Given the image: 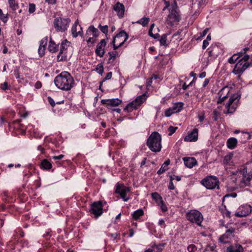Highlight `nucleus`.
Wrapping results in <instances>:
<instances>
[{
  "label": "nucleus",
  "mask_w": 252,
  "mask_h": 252,
  "mask_svg": "<svg viewBox=\"0 0 252 252\" xmlns=\"http://www.w3.org/2000/svg\"><path fill=\"white\" fill-rule=\"evenodd\" d=\"M233 154L231 153L226 155L223 159V162L225 165H233V162L231 161Z\"/></svg>",
  "instance_id": "bb28decb"
},
{
  "label": "nucleus",
  "mask_w": 252,
  "mask_h": 252,
  "mask_svg": "<svg viewBox=\"0 0 252 252\" xmlns=\"http://www.w3.org/2000/svg\"><path fill=\"white\" fill-rule=\"evenodd\" d=\"M115 193L120 195L124 201H127L129 199V197L127 195V193L130 191L129 187L117 183L115 186Z\"/></svg>",
  "instance_id": "f8f14e48"
},
{
  "label": "nucleus",
  "mask_w": 252,
  "mask_h": 252,
  "mask_svg": "<svg viewBox=\"0 0 252 252\" xmlns=\"http://www.w3.org/2000/svg\"><path fill=\"white\" fill-rule=\"evenodd\" d=\"M239 57L237 55L234 54L228 59V62L231 64L234 63L237 61H238Z\"/></svg>",
  "instance_id": "4c0bfd02"
},
{
  "label": "nucleus",
  "mask_w": 252,
  "mask_h": 252,
  "mask_svg": "<svg viewBox=\"0 0 252 252\" xmlns=\"http://www.w3.org/2000/svg\"><path fill=\"white\" fill-rule=\"evenodd\" d=\"M70 20L67 18H57L55 19L54 24L56 30L59 32H64L67 30Z\"/></svg>",
  "instance_id": "ddd939ff"
},
{
  "label": "nucleus",
  "mask_w": 252,
  "mask_h": 252,
  "mask_svg": "<svg viewBox=\"0 0 252 252\" xmlns=\"http://www.w3.org/2000/svg\"><path fill=\"white\" fill-rule=\"evenodd\" d=\"M232 197L233 198H235L236 196H237V193H235V192H233V193H231L230 194H226L224 197H223V199L226 198V197Z\"/></svg>",
  "instance_id": "0e129e2a"
},
{
  "label": "nucleus",
  "mask_w": 252,
  "mask_h": 252,
  "mask_svg": "<svg viewBox=\"0 0 252 252\" xmlns=\"http://www.w3.org/2000/svg\"><path fill=\"white\" fill-rule=\"evenodd\" d=\"M48 102L49 103V104L52 106H54L55 105V101L54 100V99L50 96H48Z\"/></svg>",
  "instance_id": "e2e57ef3"
},
{
  "label": "nucleus",
  "mask_w": 252,
  "mask_h": 252,
  "mask_svg": "<svg viewBox=\"0 0 252 252\" xmlns=\"http://www.w3.org/2000/svg\"><path fill=\"white\" fill-rule=\"evenodd\" d=\"M56 86L63 91L70 90L75 85L73 78L69 73L63 71L58 75L54 79Z\"/></svg>",
  "instance_id": "f257e3e1"
},
{
  "label": "nucleus",
  "mask_w": 252,
  "mask_h": 252,
  "mask_svg": "<svg viewBox=\"0 0 252 252\" xmlns=\"http://www.w3.org/2000/svg\"><path fill=\"white\" fill-rule=\"evenodd\" d=\"M232 88L231 87L228 86L223 87L218 93V104L221 103L226 98L229 97L232 94Z\"/></svg>",
  "instance_id": "2eb2a0df"
},
{
  "label": "nucleus",
  "mask_w": 252,
  "mask_h": 252,
  "mask_svg": "<svg viewBox=\"0 0 252 252\" xmlns=\"http://www.w3.org/2000/svg\"><path fill=\"white\" fill-rule=\"evenodd\" d=\"M240 98V95L233 94L231 95L225 105V110H224L225 114H231L236 110Z\"/></svg>",
  "instance_id": "423d86ee"
},
{
  "label": "nucleus",
  "mask_w": 252,
  "mask_h": 252,
  "mask_svg": "<svg viewBox=\"0 0 252 252\" xmlns=\"http://www.w3.org/2000/svg\"><path fill=\"white\" fill-rule=\"evenodd\" d=\"M235 228L230 227L228 228L225 233L222 235L219 238L220 242L225 244L229 242L230 240L234 236V233L235 232Z\"/></svg>",
  "instance_id": "dca6fc26"
},
{
  "label": "nucleus",
  "mask_w": 252,
  "mask_h": 252,
  "mask_svg": "<svg viewBox=\"0 0 252 252\" xmlns=\"http://www.w3.org/2000/svg\"><path fill=\"white\" fill-rule=\"evenodd\" d=\"M90 213L96 218L100 216L103 213V205L101 201H98L94 202L91 206Z\"/></svg>",
  "instance_id": "4468645a"
},
{
  "label": "nucleus",
  "mask_w": 252,
  "mask_h": 252,
  "mask_svg": "<svg viewBox=\"0 0 252 252\" xmlns=\"http://www.w3.org/2000/svg\"><path fill=\"white\" fill-rule=\"evenodd\" d=\"M170 182L168 185V189L170 190H173L175 189L174 185L173 183V181L174 180V178L172 176V175L170 176Z\"/></svg>",
  "instance_id": "a19ab883"
},
{
  "label": "nucleus",
  "mask_w": 252,
  "mask_h": 252,
  "mask_svg": "<svg viewBox=\"0 0 252 252\" xmlns=\"http://www.w3.org/2000/svg\"><path fill=\"white\" fill-rule=\"evenodd\" d=\"M237 140L234 137L229 138L226 142L227 147L228 149L232 150L236 148L237 145Z\"/></svg>",
  "instance_id": "a878e982"
},
{
  "label": "nucleus",
  "mask_w": 252,
  "mask_h": 252,
  "mask_svg": "<svg viewBox=\"0 0 252 252\" xmlns=\"http://www.w3.org/2000/svg\"><path fill=\"white\" fill-rule=\"evenodd\" d=\"M144 211L142 209H139L134 211L132 214L133 219L138 220L141 216H143Z\"/></svg>",
  "instance_id": "c756f323"
},
{
  "label": "nucleus",
  "mask_w": 252,
  "mask_h": 252,
  "mask_svg": "<svg viewBox=\"0 0 252 252\" xmlns=\"http://www.w3.org/2000/svg\"><path fill=\"white\" fill-rule=\"evenodd\" d=\"M213 119L215 121H217L218 119V116L220 115V112L216 109L213 111Z\"/></svg>",
  "instance_id": "13d9d810"
},
{
  "label": "nucleus",
  "mask_w": 252,
  "mask_h": 252,
  "mask_svg": "<svg viewBox=\"0 0 252 252\" xmlns=\"http://www.w3.org/2000/svg\"><path fill=\"white\" fill-rule=\"evenodd\" d=\"M155 27V24H153L151 25L150 26V30H149V35L154 38H157L158 37H159V35L158 33H154L153 32V29Z\"/></svg>",
  "instance_id": "f704fd0d"
},
{
  "label": "nucleus",
  "mask_w": 252,
  "mask_h": 252,
  "mask_svg": "<svg viewBox=\"0 0 252 252\" xmlns=\"http://www.w3.org/2000/svg\"><path fill=\"white\" fill-rule=\"evenodd\" d=\"M174 113H175V112H173V110L171 107L167 109L165 111V115L166 117H169Z\"/></svg>",
  "instance_id": "603ef678"
},
{
  "label": "nucleus",
  "mask_w": 252,
  "mask_h": 252,
  "mask_svg": "<svg viewBox=\"0 0 252 252\" xmlns=\"http://www.w3.org/2000/svg\"><path fill=\"white\" fill-rule=\"evenodd\" d=\"M249 58L250 56L249 55H245L240 60H238L233 70V73L236 75H241L250 66Z\"/></svg>",
  "instance_id": "20e7f679"
},
{
  "label": "nucleus",
  "mask_w": 252,
  "mask_h": 252,
  "mask_svg": "<svg viewBox=\"0 0 252 252\" xmlns=\"http://www.w3.org/2000/svg\"><path fill=\"white\" fill-rule=\"evenodd\" d=\"M165 6L163 8V10H168V14L166 17L167 24L173 26L179 22L181 19V15L177 2L175 0H173L171 2L167 1H164Z\"/></svg>",
  "instance_id": "f03ea898"
},
{
  "label": "nucleus",
  "mask_w": 252,
  "mask_h": 252,
  "mask_svg": "<svg viewBox=\"0 0 252 252\" xmlns=\"http://www.w3.org/2000/svg\"><path fill=\"white\" fill-rule=\"evenodd\" d=\"M71 34L73 37H77L78 36H83V32L82 28L79 25L78 20H77L73 24L71 27Z\"/></svg>",
  "instance_id": "a211bd4d"
},
{
  "label": "nucleus",
  "mask_w": 252,
  "mask_h": 252,
  "mask_svg": "<svg viewBox=\"0 0 252 252\" xmlns=\"http://www.w3.org/2000/svg\"><path fill=\"white\" fill-rule=\"evenodd\" d=\"M158 205L160 206L161 210L163 212H166V211H167V207L164 203L163 200L161 201V202H160L158 204Z\"/></svg>",
  "instance_id": "a18cd8bd"
},
{
  "label": "nucleus",
  "mask_w": 252,
  "mask_h": 252,
  "mask_svg": "<svg viewBox=\"0 0 252 252\" xmlns=\"http://www.w3.org/2000/svg\"><path fill=\"white\" fill-rule=\"evenodd\" d=\"M113 8L120 18L124 17L125 8L123 4L120 2H117L113 5Z\"/></svg>",
  "instance_id": "4be33fe9"
},
{
  "label": "nucleus",
  "mask_w": 252,
  "mask_h": 252,
  "mask_svg": "<svg viewBox=\"0 0 252 252\" xmlns=\"http://www.w3.org/2000/svg\"><path fill=\"white\" fill-rule=\"evenodd\" d=\"M166 35H163L161 36L160 39V42L162 45H165L166 44Z\"/></svg>",
  "instance_id": "5fc2aeb1"
},
{
  "label": "nucleus",
  "mask_w": 252,
  "mask_h": 252,
  "mask_svg": "<svg viewBox=\"0 0 252 252\" xmlns=\"http://www.w3.org/2000/svg\"><path fill=\"white\" fill-rule=\"evenodd\" d=\"M40 166L41 168L44 170H49L51 169L52 165L50 161L47 159H45L41 161Z\"/></svg>",
  "instance_id": "cd10ccee"
},
{
  "label": "nucleus",
  "mask_w": 252,
  "mask_h": 252,
  "mask_svg": "<svg viewBox=\"0 0 252 252\" xmlns=\"http://www.w3.org/2000/svg\"><path fill=\"white\" fill-rule=\"evenodd\" d=\"M47 37L43 38L40 41L39 46L46 47V46L47 44Z\"/></svg>",
  "instance_id": "79ce46f5"
},
{
  "label": "nucleus",
  "mask_w": 252,
  "mask_h": 252,
  "mask_svg": "<svg viewBox=\"0 0 252 252\" xmlns=\"http://www.w3.org/2000/svg\"><path fill=\"white\" fill-rule=\"evenodd\" d=\"M235 182L241 186H252V174L245 175L242 171H237Z\"/></svg>",
  "instance_id": "1a4fd4ad"
},
{
  "label": "nucleus",
  "mask_w": 252,
  "mask_h": 252,
  "mask_svg": "<svg viewBox=\"0 0 252 252\" xmlns=\"http://www.w3.org/2000/svg\"><path fill=\"white\" fill-rule=\"evenodd\" d=\"M178 127L176 126H170L168 128V131L169 133H168L169 135H172L175 132Z\"/></svg>",
  "instance_id": "09e8293b"
},
{
  "label": "nucleus",
  "mask_w": 252,
  "mask_h": 252,
  "mask_svg": "<svg viewBox=\"0 0 252 252\" xmlns=\"http://www.w3.org/2000/svg\"><path fill=\"white\" fill-rule=\"evenodd\" d=\"M150 19L147 17H143L142 18L139 20L137 23L142 25L143 26H146L149 22Z\"/></svg>",
  "instance_id": "e433bc0d"
},
{
  "label": "nucleus",
  "mask_w": 252,
  "mask_h": 252,
  "mask_svg": "<svg viewBox=\"0 0 252 252\" xmlns=\"http://www.w3.org/2000/svg\"><path fill=\"white\" fill-rule=\"evenodd\" d=\"M147 95L144 94L136 97L135 100L129 103L125 108V110L127 112H131L133 109H137L140 105L145 101Z\"/></svg>",
  "instance_id": "9b49d317"
},
{
  "label": "nucleus",
  "mask_w": 252,
  "mask_h": 252,
  "mask_svg": "<svg viewBox=\"0 0 252 252\" xmlns=\"http://www.w3.org/2000/svg\"><path fill=\"white\" fill-rule=\"evenodd\" d=\"M98 35V31L94 26H90L86 31L85 37L89 46H92L95 42L96 38Z\"/></svg>",
  "instance_id": "6e6552de"
},
{
  "label": "nucleus",
  "mask_w": 252,
  "mask_h": 252,
  "mask_svg": "<svg viewBox=\"0 0 252 252\" xmlns=\"http://www.w3.org/2000/svg\"><path fill=\"white\" fill-rule=\"evenodd\" d=\"M19 115L21 117L25 118L28 115V113L25 111V108H22L21 110L19 112Z\"/></svg>",
  "instance_id": "8fccbe9b"
},
{
  "label": "nucleus",
  "mask_w": 252,
  "mask_h": 252,
  "mask_svg": "<svg viewBox=\"0 0 252 252\" xmlns=\"http://www.w3.org/2000/svg\"><path fill=\"white\" fill-rule=\"evenodd\" d=\"M243 247L239 244H236L234 246H230L227 248L226 252H243Z\"/></svg>",
  "instance_id": "393cba45"
},
{
  "label": "nucleus",
  "mask_w": 252,
  "mask_h": 252,
  "mask_svg": "<svg viewBox=\"0 0 252 252\" xmlns=\"http://www.w3.org/2000/svg\"><path fill=\"white\" fill-rule=\"evenodd\" d=\"M198 130L197 128H194L184 138V141L186 142H195L198 139Z\"/></svg>",
  "instance_id": "412c9836"
},
{
  "label": "nucleus",
  "mask_w": 252,
  "mask_h": 252,
  "mask_svg": "<svg viewBox=\"0 0 252 252\" xmlns=\"http://www.w3.org/2000/svg\"><path fill=\"white\" fill-rule=\"evenodd\" d=\"M198 118L200 122H202L205 118V113L204 111L202 112L198 115Z\"/></svg>",
  "instance_id": "4d7b16f0"
},
{
  "label": "nucleus",
  "mask_w": 252,
  "mask_h": 252,
  "mask_svg": "<svg viewBox=\"0 0 252 252\" xmlns=\"http://www.w3.org/2000/svg\"><path fill=\"white\" fill-rule=\"evenodd\" d=\"M106 42L105 39H102L98 43L95 49V54L100 57H102L105 53V48Z\"/></svg>",
  "instance_id": "aec40b11"
},
{
  "label": "nucleus",
  "mask_w": 252,
  "mask_h": 252,
  "mask_svg": "<svg viewBox=\"0 0 252 252\" xmlns=\"http://www.w3.org/2000/svg\"><path fill=\"white\" fill-rule=\"evenodd\" d=\"M208 51L210 57L216 58L218 55L219 47L216 45H211L208 49Z\"/></svg>",
  "instance_id": "b1692460"
},
{
  "label": "nucleus",
  "mask_w": 252,
  "mask_h": 252,
  "mask_svg": "<svg viewBox=\"0 0 252 252\" xmlns=\"http://www.w3.org/2000/svg\"><path fill=\"white\" fill-rule=\"evenodd\" d=\"M183 104L181 102L175 103L171 107L173 112L178 113L182 110L183 109Z\"/></svg>",
  "instance_id": "2f4dec72"
},
{
  "label": "nucleus",
  "mask_w": 252,
  "mask_h": 252,
  "mask_svg": "<svg viewBox=\"0 0 252 252\" xmlns=\"http://www.w3.org/2000/svg\"><path fill=\"white\" fill-rule=\"evenodd\" d=\"M0 19L4 23L7 21V15L4 14L1 9H0Z\"/></svg>",
  "instance_id": "49530a36"
},
{
  "label": "nucleus",
  "mask_w": 252,
  "mask_h": 252,
  "mask_svg": "<svg viewBox=\"0 0 252 252\" xmlns=\"http://www.w3.org/2000/svg\"><path fill=\"white\" fill-rule=\"evenodd\" d=\"M98 27L103 33L106 34L108 32V26L107 25L101 26L99 24Z\"/></svg>",
  "instance_id": "c03bdc74"
},
{
  "label": "nucleus",
  "mask_w": 252,
  "mask_h": 252,
  "mask_svg": "<svg viewBox=\"0 0 252 252\" xmlns=\"http://www.w3.org/2000/svg\"><path fill=\"white\" fill-rule=\"evenodd\" d=\"M45 48H46V47H45L39 46L38 50V53L39 56L42 57V56H43L44 55Z\"/></svg>",
  "instance_id": "3c124183"
},
{
  "label": "nucleus",
  "mask_w": 252,
  "mask_h": 252,
  "mask_svg": "<svg viewBox=\"0 0 252 252\" xmlns=\"http://www.w3.org/2000/svg\"><path fill=\"white\" fill-rule=\"evenodd\" d=\"M209 31L208 28L205 29L203 32L200 33V36L197 38V40L201 39L203 37H204L207 33Z\"/></svg>",
  "instance_id": "864d4df0"
},
{
  "label": "nucleus",
  "mask_w": 252,
  "mask_h": 252,
  "mask_svg": "<svg viewBox=\"0 0 252 252\" xmlns=\"http://www.w3.org/2000/svg\"><path fill=\"white\" fill-rule=\"evenodd\" d=\"M209 43L207 40H204L203 42L202 49H205L209 45Z\"/></svg>",
  "instance_id": "338daca9"
},
{
  "label": "nucleus",
  "mask_w": 252,
  "mask_h": 252,
  "mask_svg": "<svg viewBox=\"0 0 252 252\" xmlns=\"http://www.w3.org/2000/svg\"><path fill=\"white\" fill-rule=\"evenodd\" d=\"M64 157V155H60L59 156H55L52 157V158L54 160H60Z\"/></svg>",
  "instance_id": "69168bd1"
},
{
  "label": "nucleus",
  "mask_w": 252,
  "mask_h": 252,
  "mask_svg": "<svg viewBox=\"0 0 252 252\" xmlns=\"http://www.w3.org/2000/svg\"><path fill=\"white\" fill-rule=\"evenodd\" d=\"M35 6L34 4H30L29 7V12L32 13L35 11Z\"/></svg>",
  "instance_id": "6e6d98bb"
},
{
  "label": "nucleus",
  "mask_w": 252,
  "mask_h": 252,
  "mask_svg": "<svg viewBox=\"0 0 252 252\" xmlns=\"http://www.w3.org/2000/svg\"><path fill=\"white\" fill-rule=\"evenodd\" d=\"M14 122V121H13L12 123L9 124V130L11 131L12 133H14L15 132V127L13 124Z\"/></svg>",
  "instance_id": "bf43d9fd"
},
{
  "label": "nucleus",
  "mask_w": 252,
  "mask_h": 252,
  "mask_svg": "<svg viewBox=\"0 0 252 252\" xmlns=\"http://www.w3.org/2000/svg\"><path fill=\"white\" fill-rule=\"evenodd\" d=\"M96 72L99 74H102L103 72V66L101 64H98L96 67Z\"/></svg>",
  "instance_id": "37998d69"
},
{
  "label": "nucleus",
  "mask_w": 252,
  "mask_h": 252,
  "mask_svg": "<svg viewBox=\"0 0 252 252\" xmlns=\"http://www.w3.org/2000/svg\"><path fill=\"white\" fill-rule=\"evenodd\" d=\"M70 43L66 40H64L62 42L60 51H67V47L69 46Z\"/></svg>",
  "instance_id": "c9c22d12"
},
{
  "label": "nucleus",
  "mask_w": 252,
  "mask_h": 252,
  "mask_svg": "<svg viewBox=\"0 0 252 252\" xmlns=\"http://www.w3.org/2000/svg\"><path fill=\"white\" fill-rule=\"evenodd\" d=\"M201 184L208 189H219L220 182L215 176H208L201 181Z\"/></svg>",
  "instance_id": "0eeeda50"
},
{
  "label": "nucleus",
  "mask_w": 252,
  "mask_h": 252,
  "mask_svg": "<svg viewBox=\"0 0 252 252\" xmlns=\"http://www.w3.org/2000/svg\"><path fill=\"white\" fill-rule=\"evenodd\" d=\"M108 54L109 55L108 59L109 63H112L115 60L116 57L120 55V53L117 51L116 50H114V51L109 52Z\"/></svg>",
  "instance_id": "7c9ffc66"
},
{
  "label": "nucleus",
  "mask_w": 252,
  "mask_h": 252,
  "mask_svg": "<svg viewBox=\"0 0 252 252\" xmlns=\"http://www.w3.org/2000/svg\"><path fill=\"white\" fill-rule=\"evenodd\" d=\"M186 217L188 220L192 223H194L201 226L203 220V216L199 211L197 210H190L188 211Z\"/></svg>",
  "instance_id": "39448f33"
},
{
  "label": "nucleus",
  "mask_w": 252,
  "mask_h": 252,
  "mask_svg": "<svg viewBox=\"0 0 252 252\" xmlns=\"http://www.w3.org/2000/svg\"><path fill=\"white\" fill-rule=\"evenodd\" d=\"M204 252H217L212 247L207 248Z\"/></svg>",
  "instance_id": "774afa93"
},
{
  "label": "nucleus",
  "mask_w": 252,
  "mask_h": 252,
  "mask_svg": "<svg viewBox=\"0 0 252 252\" xmlns=\"http://www.w3.org/2000/svg\"><path fill=\"white\" fill-rule=\"evenodd\" d=\"M183 160L185 166L189 168H191L197 164V161L194 158L184 157Z\"/></svg>",
  "instance_id": "5701e85b"
},
{
  "label": "nucleus",
  "mask_w": 252,
  "mask_h": 252,
  "mask_svg": "<svg viewBox=\"0 0 252 252\" xmlns=\"http://www.w3.org/2000/svg\"><path fill=\"white\" fill-rule=\"evenodd\" d=\"M252 212V207L250 205L246 204L241 206L237 211L235 213V215L239 217H246Z\"/></svg>",
  "instance_id": "f3484780"
},
{
  "label": "nucleus",
  "mask_w": 252,
  "mask_h": 252,
  "mask_svg": "<svg viewBox=\"0 0 252 252\" xmlns=\"http://www.w3.org/2000/svg\"><path fill=\"white\" fill-rule=\"evenodd\" d=\"M101 102L108 107H116L122 102V100L119 98L106 99H102Z\"/></svg>",
  "instance_id": "6ab92c4d"
},
{
  "label": "nucleus",
  "mask_w": 252,
  "mask_h": 252,
  "mask_svg": "<svg viewBox=\"0 0 252 252\" xmlns=\"http://www.w3.org/2000/svg\"><path fill=\"white\" fill-rule=\"evenodd\" d=\"M147 145L152 152H160L162 148L161 135L158 132H152L147 139Z\"/></svg>",
  "instance_id": "7ed1b4c3"
},
{
  "label": "nucleus",
  "mask_w": 252,
  "mask_h": 252,
  "mask_svg": "<svg viewBox=\"0 0 252 252\" xmlns=\"http://www.w3.org/2000/svg\"><path fill=\"white\" fill-rule=\"evenodd\" d=\"M67 51H60V53L57 56V60L59 62H62L67 60Z\"/></svg>",
  "instance_id": "c85d7f7f"
},
{
  "label": "nucleus",
  "mask_w": 252,
  "mask_h": 252,
  "mask_svg": "<svg viewBox=\"0 0 252 252\" xmlns=\"http://www.w3.org/2000/svg\"><path fill=\"white\" fill-rule=\"evenodd\" d=\"M151 195L153 199L155 200L157 204L161 202L163 200L161 196L157 192L152 193Z\"/></svg>",
  "instance_id": "72a5a7b5"
},
{
  "label": "nucleus",
  "mask_w": 252,
  "mask_h": 252,
  "mask_svg": "<svg viewBox=\"0 0 252 252\" xmlns=\"http://www.w3.org/2000/svg\"><path fill=\"white\" fill-rule=\"evenodd\" d=\"M168 167H166L162 164L161 165V167L160 168V169L158 171L157 173L158 175L161 174L163 173H164V172H165L166 171H167L168 170Z\"/></svg>",
  "instance_id": "de8ad7c7"
},
{
  "label": "nucleus",
  "mask_w": 252,
  "mask_h": 252,
  "mask_svg": "<svg viewBox=\"0 0 252 252\" xmlns=\"http://www.w3.org/2000/svg\"><path fill=\"white\" fill-rule=\"evenodd\" d=\"M197 247L194 244H190L188 246L187 250L189 252H195L197 251Z\"/></svg>",
  "instance_id": "58836bf2"
},
{
  "label": "nucleus",
  "mask_w": 252,
  "mask_h": 252,
  "mask_svg": "<svg viewBox=\"0 0 252 252\" xmlns=\"http://www.w3.org/2000/svg\"><path fill=\"white\" fill-rule=\"evenodd\" d=\"M242 135L245 139H250L251 135L249 132H243Z\"/></svg>",
  "instance_id": "052dcab7"
},
{
  "label": "nucleus",
  "mask_w": 252,
  "mask_h": 252,
  "mask_svg": "<svg viewBox=\"0 0 252 252\" xmlns=\"http://www.w3.org/2000/svg\"><path fill=\"white\" fill-rule=\"evenodd\" d=\"M20 127H21V128H19L20 133L22 135H24L26 132V128L24 126H23L21 124H20Z\"/></svg>",
  "instance_id": "680f3d73"
},
{
  "label": "nucleus",
  "mask_w": 252,
  "mask_h": 252,
  "mask_svg": "<svg viewBox=\"0 0 252 252\" xmlns=\"http://www.w3.org/2000/svg\"><path fill=\"white\" fill-rule=\"evenodd\" d=\"M128 35L125 31H121L114 37L112 41L114 50L122 46L128 39Z\"/></svg>",
  "instance_id": "9d476101"
},
{
  "label": "nucleus",
  "mask_w": 252,
  "mask_h": 252,
  "mask_svg": "<svg viewBox=\"0 0 252 252\" xmlns=\"http://www.w3.org/2000/svg\"><path fill=\"white\" fill-rule=\"evenodd\" d=\"M48 49L50 52L55 53L58 51V46L51 39L49 42Z\"/></svg>",
  "instance_id": "473e14b6"
},
{
  "label": "nucleus",
  "mask_w": 252,
  "mask_h": 252,
  "mask_svg": "<svg viewBox=\"0 0 252 252\" xmlns=\"http://www.w3.org/2000/svg\"><path fill=\"white\" fill-rule=\"evenodd\" d=\"M8 4L9 8L15 11L16 9L15 0H8Z\"/></svg>",
  "instance_id": "ea45409f"
}]
</instances>
